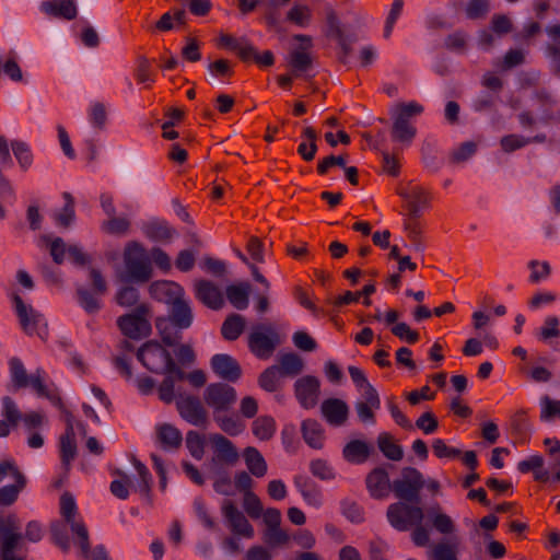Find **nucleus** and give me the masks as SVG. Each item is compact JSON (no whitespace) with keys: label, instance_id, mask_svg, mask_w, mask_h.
<instances>
[{"label":"nucleus","instance_id":"nucleus-1","mask_svg":"<svg viewBox=\"0 0 560 560\" xmlns=\"http://www.w3.org/2000/svg\"><path fill=\"white\" fill-rule=\"evenodd\" d=\"M60 515L65 523L69 525L75 544H78L81 555L88 557L90 552V538L88 527L78 512V506L73 495L69 492H63L59 500Z\"/></svg>","mask_w":560,"mask_h":560},{"label":"nucleus","instance_id":"nucleus-2","mask_svg":"<svg viewBox=\"0 0 560 560\" xmlns=\"http://www.w3.org/2000/svg\"><path fill=\"white\" fill-rule=\"evenodd\" d=\"M423 110V106L415 101L398 104L393 113V140L409 145L417 135L411 118L421 115Z\"/></svg>","mask_w":560,"mask_h":560},{"label":"nucleus","instance_id":"nucleus-3","mask_svg":"<svg viewBox=\"0 0 560 560\" xmlns=\"http://www.w3.org/2000/svg\"><path fill=\"white\" fill-rule=\"evenodd\" d=\"M124 262L129 278L139 283L152 277V267L145 248L138 242H129L124 252Z\"/></svg>","mask_w":560,"mask_h":560},{"label":"nucleus","instance_id":"nucleus-4","mask_svg":"<svg viewBox=\"0 0 560 560\" xmlns=\"http://www.w3.org/2000/svg\"><path fill=\"white\" fill-rule=\"evenodd\" d=\"M386 517L393 528L398 532H408L415 525L422 523L424 513L419 504L398 501L387 508Z\"/></svg>","mask_w":560,"mask_h":560},{"label":"nucleus","instance_id":"nucleus-5","mask_svg":"<svg viewBox=\"0 0 560 560\" xmlns=\"http://www.w3.org/2000/svg\"><path fill=\"white\" fill-rule=\"evenodd\" d=\"M424 485L423 475L417 468L405 467L401 477L393 481L392 490L399 501L419 504L420 491Z\"/></svg>","mask_w":560,"mask_h":560},{"label":"nucleus","instance_id":"nucleus-6","mask_svg":"<svg viewBox=\"0 0 560 560\" xmlns=\"http://www.w3.org/2000/svg\"><path fill=\"white\" fill-rule=\"evenodd\" d=\"M149 316L150 307L147 304H140L133 312L119 316L117 326L126 337L139 340L151 334L152 327Z\"/></svg>","mask_w":560,"mask_h":560},{"label":"nucleus","instance_id":"nucleus-7","mask_svg":"<svg viewBox=\"0 0 560 560\" xmlns=\"http://www.w3.org/2000/svg\"><path fill=\"white\" fill-rule=\"evenodd\" d=\"M280 343V337L276 328L270 324L255 326L248 335V348L258 359L267 360Z\"/></svg>","mask_w":560,"mask_h":560},{"label":"nucleus","instance_id":"nucleus-8","mask_svg":"<svg viewBox=\"0 0 560 560\" xmlns=\"http://www.w3.org/2000/svg\"><path fill=\"white\" fill-rule=\"evenodd\" d=\"M11 300L24 332L28 336L37 335L44 339L47 328L44 316L31 305H26L18 293H12Z\"/></svg>","mask_w":560,"mask_h":560},{"label":"nucleus","instance_id":"nucleus-9","mask_svg":"<svg viewBox=\"0 0 560 560\" xmlns=\"http://www.w3.org/2000/svg\"><path fill=\"white\" fill-rule=\"evenodd\" d=\"M137 359L152 373L163 374L173 364L171 353L158 341H147L137 351Z\"/></svg>","mask_w":560,"mask_h":560},{"label":"nucleus","instance_id":"nucleus-10","mask_svg":"<svg viewBox=\"0 0 560 560\" xmlns=\"http://www.w3.org/2000/svg\"><path fill=\"white\" fill-rule=\"evenodd\" d=\"M203 399L208 407L212 408L214 415L220 411H228L236 401V390L225 383H212L207 386Z\"/></svg>","mask_w":560,"mask_h":560},{"label":"nucleus","instance_id":"nucleus-11","mask_svg":"<svg viewBox=\"0 0 560 560\" xmlns=\"http://www.w3.org/2000/svg\"><path fill=\"white\" fill-rule=\"evenodd\" d=\"M294 394L299 404L304 409L314 408L320 394V382L316 376L305 375L296 380L294 384Z\"/></svg>","mask_w":560,"mask_h":560},{"label":"nucleus","instance_id":"nucleus-12","mask_svg":"<svg viewBox=\"0 0 560 560\" xmlns=\"http://www.w3.org/2000/svg\"><path fill=\"white\" fill-rule=\"evenodd\" d=\"M294 39L306 44L303 47L293 49L289 55V66L292 69L293 75L296 78L305 74L312 69L313 57L307 51V49L312 47V37L299 34L294 36Z\"/></svg>","mask_w":560,"mask_h":560},{"label":"nucleus","instance_id":"nucleus-13","mask_svg":"<svg viewBox=\"0 0 560 560\" xmlns=\"http://www.w3.org/2000/svg\"><path fill=\"white\" fill-rule=\"evenodd\" d=\"M222 514L234 534L246 538L254 536L253 526L232 501L225 500L223 502Z\"/></svg>","mask_w":560,"mask_h":560},{"label":"nucleus","instance_id":"nucleus-14","mask_svg":"<svg viewBox=\"0 0 560 560\" xmlns=\"http://www.w3.org/2000/svg\"><path fill=\"white\" fill-rule=\"evenodd\" d=\"M213 373L226 381L236 382L242 375V369L238 362L230 354L218 353L211 358L210 361Z\"/></svg>","mask_w":560,"mask_h":560},{"label":"nucleus","instance_id":"nucleus-15","mask_svg":"<svg viewBox=\"0 0 560 560\" xmlns=\"http://www.w3.org/2000/svg\"><path fill=\"white\" fill-rule=\"evenodd\" d=\"M179 415L192 425L202 427L207 422V412L198 397L186 396L177 400Z\"/></svg>","mask_w":560,"mask_h":560},{"label":"nucleus","instance_id":"nucleus-16","mask_svg":"<svg viewBox=\"0 0 560 560\" xmlns=\"http://www.w3.org/2000/svg\"><path fill=\"white\" fill-rule=\"evenodd\" d=\"M39 9L47 16L59 20L72 21L78 15L77 0H45Z\"/></svg>","mask_w":560,"mask_h":560},{"label":"nucleus","instance_id":"nucleus-17","mask_svg":"<svg viewBox=\"0 0 560 560\" xmlns=\"http://www.w3.org/2000/svg\"><path fill=\"white\" fill-rule=\"evenodd\" d=\"M210 441L214 453L213 460L230 466L238 460V452L228 438L222 434H212Z\"/></svg>","mask_w":560,"mask_h":560},{"label":"nucleus","instance_id":"nucleus-18","mask_svg":"<svg viewBox=\"0 0 560 560\" xmlns=\"http://www.w3.org/2000/svg\"><path fill=\"white\" fill-rule=\"evenodd\" d=\"M536 338L560 353V318L549 315L544 324L535 331Z\"/></svg>","mask_w":560,"mask_h":560},{"label":"nucleus","instance_id":"nucleus-19","mask_svg":"<svg viewBox=\"0 0 560 560\" xmlns=\"http://www.w3.org/2000/svg\"><path fill=\"white\" fill-rule=\"evenodd\" d=\"M320 410L326 421L334 427L342 425L349 416L348 405L339 398L325 399L322 402Z\"/></svg>","mask_w":560,"mask_h":560},{"label":"nucleus","instance_id":"nucleus-20","mask_svg":"<svg viewBox=\"0 0 560 560\" xmlns=\"http://www.w3.org/2000/svg\"><path fill=\"white\" fill-rule=\"evenodd\" d=\"M366 488L370 495L374 499L386 498L392 489L389 477L385 468H374L365 479Z\"/></svg>","mask_w":560,"mask_h":560},{"label":"nucleus","instance_id":"nucleus-21","mask_svg":"<svg viewBox=\"0 0 560 560\" xmlns=\"http://www.w3.org/2000/svg\"><path fill=\"white\" fill-rule=\"evenodd\" d=\"M195 293L200 302L212 310H220L223 306V295L220 289L211 281H197L195 284Z\"/></svg>","mask_w":560,"mask_h":560},{"label":"nucleus","instance_id":"nucleus-22","mask_svg":"<svg viewBox=\"0 0 560 560\" xmlns=\"http://www.w3.org/2000/svg\"><path fill=\"white\" fill-rule=\"evenodd\" d=\"M294 486L306 504L316 509L323 505L322 490L311 478L298 475L294 477Z\"/></svg>","mask_w":560,"mask_h":560},{"label":"nucleus","instance_id":"nucleus-23","mask_svg":"<svg viewBox=\"0 0 560 560\" xmlns=\"http://www.w3.org/2000/svg\"><path fill=\"white\" fill-rule=\"evenodd\" d=\"M149 291L153 299L168 305L184 296V290L179 284L166 280L153 282Z\"/></svg>","mask_w":560,"mask_h":560},{"label":"nucleus","instance_id":"nucleus-24","mask_svg":"<svg viewBox=\"0 0 560 560\" xmlns=\"http://www.w3.org/2000/svg\"><path fill=\"white\" fill-rule=\"evenodd\" d=\"M66 432L60 438V459L66 469H69L71 462L77 456V443H75V432L72 423V418L68 417L66 422Z\"/></svg>","mask_w":560,"mask_h":560},{"label":"nucleus","instance_id":"nucleus-25","mask_svg":"<svg viewBox=\"0 0 560 560\" xmlns=\"http://www.w3.org/2000/svg\"><path fill=\"white\" fill-rule=\"evenodd\" d=\"M372 453V446L362 440H351L342 448V457L353 465L364 464Z\"/></svg>","mask_w":560,"mask_h":560},{"label":"nucleus","instance_id":"nucleus-26","mask_svg":"<svg viewBox=\"0 0 560 560\" xmlns=\"http://www.w3.org/2000/svg\"><path fill=\"white\" fill-rule=\"evenodd\" d=\"M166 318L173 320L179 329H187L191 326L194 319L192 312L184 296L172 301Z\"/></svg>","mask_w":560,"mask_h":560},{"label":"nucleus","instance_id":"nucleus-27","mask_svg":"<svg viewBox=\"0 0 560 560\" xmlns=\"http://www.w3.org/2000/svg\"><path fill=\"white\" fill-rule=\"evenodd\" d=\"M301 432L305 443L310 447L314 450L323 448L325 442V430L317 420H304L301 424Z\"/></svg>","mask_w":560,"mask_h":560},{"label":"nucleus","instance_id":"nucleus-28","mask_svg":"<svg viewBox=\"0 0 560 560\" xmlns=\"http://www.w3.org/2000/svg\"><path fill=\"white\" fill-rule=\"evenodd\" d=\"M156 439L162 448L176 450L182 445V432L172 424L163 423L156 427Z\"/></svg>","mask_w":560,"mask_h":560},{"label":"nucleus","instance_id":"nucleus-29","mask_svg":"<svg viewBox=\"0 0 560 560\" xmlns=\"http://www.w3.org/2000/svg\"><path fill=\"white\" fill-rule=\"evenodd\" d=\"M142 233L153 242H167L173 237L175 231L166 221L153 220L143 224Z\"/></svg>","mask_w":560,"mask_h":560},{"label":"nucleus","instance_id":"nucleus-30","mask_svg":"<svg viewBox=\"0 0 560 560\" xmlns=\"http://www.w3.org/2000/svg\"><path fill=\"white\" fill-rule=\"evenodd\" d=\"M243 457L247 469L253 476L261 478L267 474V463L261 453L256 447H246L243 452Z\"/></svg>","mask_w":560,"mask_h":560},{"label":"nucleus","instance_id":"nucleus-31","mask_svg":"<svg viewBox=\"0 0 560 560\" xmlns=\"http://www.w3.org/2000/svg\"><path fill=\"white\" fill-rule=\"evenodd\" d=\"M250 293V284L241 282L226 287L225 294L228 301L237 310H246L248 307V298Z\"/></svg>","mask_w":560,"mask_h":560},{"label":"nucleus","instance_id":"nucleus-32","mask_svg":"<svg viewBox=\"0 0 560 560\" xmlns=\"http://www.w3.org/2000/svg\"><path fill=\"white\" fill-rule=\"evenodd\" d=\"M155 327L162 338V341L166 346H175L182 339V330L173 320L166 317H158L155 320Z\"/></svg>","mask_w":560,"mask_h":560},{"label":"nucleus","instance_id":"nucleus-33","mask_svg":"<svg viewBox=\"0 0 560 560\" xmlns=\"http://www.w3.org/2000/svg\"><path fill=\"white\" fill-rule=\"evenodd\" d=\"M45 371L37 369L36 372L30 375L28 386L39 396L49 399L54 405H61V398L52 390H49L44 383Z\"/></svg>","mask_w":560,"mask_h":560},{"label":"nucleus","instance_id":"nucleus-34","mask_svg":"<svg viewBox=\"0 0 560 560\" xmlns=\"http://www.w3.org/2000/svg\"><path fill=\"white\" fill-rule=\"evenodd\" d=\"M13 478L15 480L14 485L0 488V505L2 506L12 505L18 500L20 492L26 487L27 480L22 472Z\"/></svg>","mask_w":560,"mask_h":560},{"label":"nucleus","instance_id":"nucleus-35","mask_svg":"<svg viewBox=\"0 0 560 560\" xmlns=\"http://www.w3.org/2000/svg\"><path fill=\"white\" fill-rule=\"evenodd\" d=\"M245 329V318L240 314L229 315L222 324L221 334L225 340H236Z\"/></svg>","mask_w":560,"mask_h":560},{"label":"nucleus","instance_id":"nucleus-36","mask_svg":"<svg viewBox=\"0 0 560 560\" xmlns=\"http://www.w3.org/2000/svg\"><path fill=\"white\" fill-rule=\"evenodd\" d=\"M302 137L305 138V141L299 144L298 153L304 161L310 162L315 158L317 152V132L313 127H305Z\"/></svg>","mask_w":560,"mask_h":560},{"label":"nucleus","instance_id":"nucleus-37","mask_svg":"<svg viewBox=\"0 0 560 560\" xmlns=\"http://www.w3.org/2000/svg\"><path fill=\"white\" fill-rule=\"evenodd\" d=\"M377 446L384 456L390 460L397 462L404 457L402 447L387 432H383L377 436Z\"/></svg>","mask_w":560,"mask_h":560},{"label":"nucleus","instance_id":"nucleus-38","mask_svg":"<svg viewBox=\"0 0 560 560\" xmlns=\"http://www.w3.org/2000/svg\"><path fill=\"white\" fill-rule=\"evenodd\" d=\"M276 421L270 416H260L253 421V434L260 441H269L276 433Z\"/></svg>","mask_w":560,"mask_h":560},{"label":"nucleus","instance_id":"nucleus-39","mask_svg":"<svg viewBox=\"0 0 560 560\" xmlns=\"http://www.w3.org/2000/svg\"><path fill=\"white\" fill-rule=\"evenodd\" d=\"M399 196L407 201V206L420 208L429 207L430 196L421 186H410L408 189L399 191Z\"/></svg>","mask_w":560,"mask_h":560},{"label":"nucleus","instance_id":"nucleus-40","mask_svg":"<svg viewBox=\"0 0 560 560\" xmlns=\"http://www.w3.org/2000/svg\"><path fill=\"white\" fill-rule=\"evenodd\" d=\"M282 376H295L303 370V361L295 353H285L280 357L277 365Z\"/></svg>","mask_w":560,"mask_h":560},{"label":"nucleus","instance_id":"nucleus-41","mask_svg":"<svg viewBox=\"0 0 560 560\" xmlns=\"http://www.w3.org/2000/svg\"><path fill=\"white\" fill-rule=\"evenodd\" d=\"M312 9L306 4L295 3L287 13V20L300 27H307L312 21Z\"/></svg>","mask_w":560,"mask_h":560},{"label":"nucleus","instance_id":"nucleus-42","mask_svg":"<svg viewBox=\"0 0 560 560\" xmlns=\"http://www.w3.org/2000/svg\"><path fill=\"white\" fill-rule=\"evenodd\" d=\"M97 295L83 287L77 289L78 303L88 314H95L101 310L102 304Z\"/></svg>","mask_w":560,"mask_h":560},{"label":"nucleus","instance_id":"nucleus-43","mask_svg":"<svg viewBox=\"0 0 560 560\" xmlns=\"http://www.w3.org/2000/svg\"><path fill=\"white\" fill-rule=\"evenodd\" d=\"M9 370L14 388L20 389L28 386L30 375H27L24 364L19 358L10 359Z\"/></svg>","mask_w":560,"mask_h":560},{"label":"nucleus","instance_id":"nucleus-44","mask_svg":"<svg viewBox=\"0 0 560 560\" xmlns=\"http://www.w3.org/2000/svg\"><path fill=\"white\" fill-rule=\"evenodd\" d=\"M214 420L220 429L230 436L238 435L245 428L244 422L236 416H221L217 413L214 415Z\"/></svg>","mask_w":560,"mask_h":560},{"label":"nucleus","instance_id":"nucleus-45","mask_svg":"<svg viewBox=\"0 0 560 560\" xmlns=\"http://www.w3.org/2000/svg\"><path fill=\"white\" fill-rule=\"evenodd\" d=\"M1 539V560H19L14 555V549L16 548L21 535L15 533V530L8 532V534H2Z\"/></svg>","mask_w":560,"mask_h":560},{"label":"nucleus","instance_id":"nucleus-46","mask_svg":"<svg viewBox=\"0 0 560 560\" xmlns=\"http://www.w3.org/2000/svg\"><path fill=\"white\" fill-rule=\"evenodd\" d=\"M540 421L550 422L556 418L560 419V400L551 399L545 395L540 398Z\"/></svg>","mask_w":560,"mask_h":560},{"label":"nucleus","instance_id":"nucleus-47","mask_svg":"<svg viewBox=\"0 0 560 560\" xmlns=\"http://www.w3.org/2000/svg\"><path fill=\"white\" fill-rule=\"evenodd\" d=\"M325 22L326 30L325 35L329 38H336L345 34L341 21L339 20L337 12L330 5L325 7Z\"/></svg>","mask_w":560,"mask_h":560},{"label":"nucleus","instance_id":"nucleus-48","mask_svg":"<svg viewBox=\"0 0 560 560\" xmlns=\"http://www.w3.org/2000/svg\"><path fill=\"white\" fill-rule=\"evenodd\" d=\"M282 376L277 365L267 368L258 378L259 386L269 393H273L279 388V377Z\"/></svg>","mask_w":560,"mask_h":560},{"label":"nucleus","instance_id":"nucleus-49","mask_svg":"<svg viewBox=\"0 0 560 560\" xmlns=\"http://www.w3.org/2000/svg\"><path fill=\"white\" fill-rule=\"evenodd\" d=\"M65 206L59 213L55 215V221L60 226H69L74 219V199L70 192H63Z\"/></svg>","mask_w":560,"mask_h":560},{"label":"nucleus","instance_id":"nucleus-50","mask_svg":"<svg viewBox=\"0 0 560 560\" xmlns=\"http://www.w3.org/2000/svg\"><path fill=\"white\" fill-rule=\"evenodd\" d=\"M12 151L23 170H27L33 163V154L28 144L24 141L14 140L11 142Z\"/></svg>","mask_w":560,"mask_h":560},{"label":"nucleus","instance_id":"nucleus-51","mask_svg":"<svg viewBox=\"0 0 560 560\" xmlns=\"http://www.w3.org/2000/svg\"><path fill=\"white\" fill-rule=\"evenodd\" d=\"M528 268L530 269L528 279L530 283H539L544 280H547L551 273L550 264L546 260H530L528 262Z\"/></svg>","mask_w":560,"mask_h":560},{"label":"nucleus","instance_id":"nucleus-52","mask_svg":"<svg viewBox=\"0 0 560 560\" xmlns=\"http://www.w3.org/2000/svg\"><path fill=\"white\" fill-rule=\"evenodd\" d=\"M457 542L441 541L431 550V560H457Z\"/></svg>","mask_w":560,"mask_h":560},{"label":"nucleus","instance_id":"nucleus-53","mask_svg":"<svg viewBox=\"0 0 560 560\" xmlns=\"http://www.w3.org/2000/svg\"><path fill=\"white\" fill-rule=\"evenodd\" d=\"M186 446L195 459L200 460L203 457L205 439L198 432L189 431L186 434Z\"/></svg>","mask_w":560,"mask_h":560},{"label":"nucleus","instance_id":"nucleus-54","mask_svg":"<svg viewBox=\"0 0 560 560\" xmlns=\"http://www.w3.org/2000/svg\"><path fill=\"white\" fill-rule=\"evenodd\" d=\"M310 470L312 475L320 480H332L336 477L334 468L325 459H313L310 463Z\"/></svg>","mask_w":560,"mask_h":560},{"label":"nucleus","instance_id":"nucleus-55","mask_svg":"<svg viewBox=\"0 0 560 560\" xmlns=\"http://www.w3.org/2000/svg\"><path fill=\"white\" fill-rule=\"evenodd\" d=\"M1 416L8 421L12 427H16L19 421L22 419V413L19 410L15 401L9 397L4 396L1 400Z\"/></svg>","mask_w":560,"mask_h":560},{"label":"nucleus","instance_id":"nucleus-56","mask_svg":"<svg viewBox=\"0 0 560 560\" xmlns=\"http://www.w3.org/2000/svg\"><path fill=\"white\" fill-rule=\"evenodd\" d=\"M432 526L443 535H450L455 530L454 521L447 514L430 511Z\"/></svg>","mask_w":560,"mask_h":560},{"label":"nucleus","instance_id":"nucleus-57","mask_svg":"<svg viewBox=\"0 0 560 560\" xmlns=\"http://www.w3.org/2000/svg\"><path fill=\"white\" fill-rule=\"evenodd\" d=\"M477 151V144L472 141L463 142L458 148L454 149L450 156V162L458 164L469 160Z\"/></svg>","mask_w":560,"mask_h":560},{"label":"nucleus","instance_id":"nucleus-58","mask_svg":"<svg viewBox=\"0 0 560 560\" xmlns=\"http://www.w3.org/2000/svg\"><path fill=\"white\" fill-rule=\"evenodd\" d=\"M264 540L270 547H279L289 542L290 535L280 526L275 528H266L264 533Z\"/></svg>","mask_w":560,"mask_h":560},{"label":"nucleus","instance_id":"nucleus-59","mask_svg":"<svg viewBox=\"0 0 560 560\" xmlns=\"http://www.w3.org/2000/svg\"><path fill=\"white\" fill-rule=\"evenodd\" d=\"M405 230L408 238L411 241L413 247L418 252L424 250V244L422 242V224L416 221H405Z\"/></svg>","mask_w":560,"mask_h":560},{"label":"nucleus","instance_id":"nucleus-60","mask_svg":"<svg viewBox=\"0 0 560 560\" xmlns=\"http://www.w3.org/2000/svg\"><path fill=\"white\" fill-rule=\"evenodd\" d=\"M208 71L218 79H230L234 74L232 63L226 59H219L208 65Z\"/></svg>","mask_w":560,"mask_h":560},{"label":"nucleus","instance_id":"nucleus-61","mask_svg":"<svg viewBox=\"0 0 560 560\" xmlns=\"http://www.w3.org/2000/svg\"><path fill=\"white\" fill-rule=\"evenodd\" d=\"M392 334L409 345H415L420 339L419 332L412 330L406 323H397L394 325L392 327Z\"/></svg>","mask_w":560,"mask_h":560},{"label":"nucleus","instance_id":"nucleus-62","mask_svg":"<svg viewBox=\"0 0 560 560\" xmlns=\"http://www.w3.org/2000/svg\"><path fill=\"white\" fill-rule=\"evenodd\" d=\"M529 143L530 139L514 133L504 136L500 141L502 150L506 153L514 152L518 149L526 147Z\"/></svg>","mask_w":560,"mask_h":560},{"label":"nucleus","instance_id":"nucleus-63","mask_svg":"<svg viewBox=\"0 0 560 560\" xmlns=\"http://www.w3.org/2000/svg\"><path fill=\"white\" fill-rule=\"evenodd\" d=\"M342 514L352 523H361L364 520V513L360 504L351 500L341 502Z\"/></svg>","mask_w":560,"mask_h":560},{"label":"nucleus","instance_id":"nucleus-64","mask_svg":"<svg viewBox=\"0 0 560 560\" xmlns=\"http://www.w3.org/2000/svg\"><path fill=\"white\" fill-rule=\"evenodd\" d=\"M511 428L513 432L520 436H525L530 432V422L524 410H520L513 416Z\"/></svg>","mask_w":560,"mask_h":560}]
</instances>
